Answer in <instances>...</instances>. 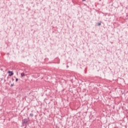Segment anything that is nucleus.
Instances as JSON below:
<instances>
[{"label": "nucleus", "instance_id": "obj_1", "mask_svg": "<svg viewBox=\"0 0 128 128\" xmlns=\"http://www.w3.org/2000/svg\"><path fill=\"white\" fill-rule=\"evenodd\" d=\"M30 123V118H27L23 119L22 120V124L23 126H28Z\"/></svg>", "mask_w": 128, "mask_h": 128}, {"label": "nucleus", "instance_id": "obj_2", "mask_svg": "<svg viewBox=\"0 0 128 128\" xmlns=\"http://www.w3.org/2000/svg\"><path fill=\"white\" fill-rule=\"evenodd\" d=\"M8 76H14V72L12 71H8Z\"/></svg>", "mask_w": 128, "mask_h": 128}, {"label": "nucleus", "instance_id": "obj_3", "mask_svg": "<svg viewBox=\"0 0 128 128\" xmlns=\"http://www.w3.org/2000/svg\"><path fill=\"white\" fill-rule=\"evenodd\" d=\"M26 74L24 73H21V76L22 78V76H25Z\"/></svg>", "mask_w": 128, "mask_h": 128}, {"label": "nucleus", "instance_id": "obj_4", "mask_svg": "<svg viewBox=\"0 0 128 128\" xmlns=\"http://www.w3.org/2000/svg\"><path fill=\"white\" fill-rule=\"evenodd\" d=\"M30 116H31V118H32V116H34V114H32V113L30 114Z\"/></svg>", "mask_w": 128, "mask_h": 128}, {"label": "nucleus", "instance_id": "obj_5", "mask_svg": "<svg viewBox=\"0 0 128 128\" xmlns=\"http://www.w3.org/2000/svg\"><path fill=\"white\" fill-rule=\"evenodd\" d=\"M100 24H101L100 22L98 23V26H100Z\"/></svg>", "mask_w": 128, "mask_h": 128}, {"label": "nucleus", "instance_id": "obj_6", "mask_svg": "<svg viewBox=\"0 0 128 128\" xmlns=\"http://www.w3.org/2000/svg\"><path fill=\"white\" fill-rule=\"evenodd\" d=\"M14 86V84H11L10 87H11V88H12V86Z\"/></svg>", "mask_w": 128, "mask_h": 128}, {"label": "nucleus", "instance_id": "obj_7", "mask_svg": "<svg viewBox=\"0 0 128 128\" xmlns=\"http://www.w3.org/2000/svg\"><path fill=\"white\" fill-rule=\"evenodd\" d=\"M18 78H16V82H18Z\"/></svg>", "mask_w": 128, "mask_h": 128}, {"label": "nucleus", "instance_id": "obj_8", "mask_svg": "<svg viewBox=\"0 0 128 128\" xmlns=\"http://www.w3.org/2000/svg\"><path fill=\"white\" fill-rule=\"evenodd\" d=\"M82 2H86V0H82Z\"/></svg>", "mask_w": 128, "mask_h": 128}, {"label": "nucleus", "instance_id": "obj_9", "mask_svg": "<svg viewBox=\"0 0 128 128\" xmlns=\"http://www.w3.org/2000/svg\"><path fill=\"white\" fill-rule=\"evenodd\" d=\"M1 80H2V78H1Z\"/></svg>", "mask_w": 128, "mask_h": 128}, {"label": "nucleus", "instance_id": "obj_10", "mask_svg": "<svg viewBox=\"0 0 128 128\" xmlns=\"http://www.w3.org/2000/svg\"><path fill=\"white\" fill-rule=\"evenodd\" d=\"M67 68H68V66H67Z\"/></svg>", "mask_w": 128, "mask_h": 128}, {"label": "nucleus", "instance_id": "obj_11", "mask_svg": "<svg viewBox=\"0 0 128 128\" xmlns=\"http://www.w3.org/2000/svg\"><path fill=\"white\" fill-rule=\"evenodd\" d=\"M26 128V126H25V128Z\"/></svg>", "mask_w": 128, "mask_h": 128}, {"label": "nucleus", "instance_id": "obj_12", "mask_svg": "<svg viewBox=\"0 0 128 128\" xmlns=\"http://www.w3.org/2000/svg\"><path fill=\"white\" fill-rule=\"evenodd\" d=\"M4 82H6V80H4Z\"/></svg>", "mask_w": 128, "mask_h": 128}]
</instances>
